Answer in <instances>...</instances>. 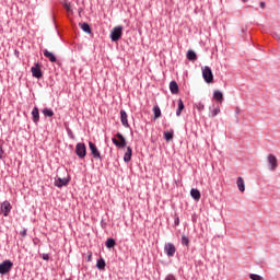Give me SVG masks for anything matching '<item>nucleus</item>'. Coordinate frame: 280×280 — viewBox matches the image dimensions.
I'll list each match as a JSON object with an SVG mask.
<instances>
[{
  "label": "nucleus",
  "mask_w": 280,
  "mask_h": 280,
  "mask_svg": "<svg viewBox=\"0 0 280 280\" xmlns=\"http://www.w3.org/2000/svg\"><path fill=\"white\" fill-rule=\"evenodd\" d=\"M113 144L118 149H125L127 147V139L121 132H117L115 137L112 138Z\"/></svg>",
  "instance_id": "f257e3e1"
},
{
  "label": "nucleus",
  "mask_w": 280,
  "mask_h": 280,
  "mask_svg": "<svg viewBox=\"0 0 280 280\" xmlns=\"http://www.w3.org/2000/svg\"><path fill=\"white\" fill-rule=\"evenodd\" d=\"M13 261L11 259H5L2 262H0V275L5 276L11 272L13 269Z\"/></svg>",
  "instance_id": "f03ea898"
},
{
  "label": "nucleus",
  "mask_w": 280,
  "mask_h": 280,
  "mask_svg": "<svg viewBox=\"0 0 280 280\" xmlns=\"http://www.w3.org/2000/svg\"><path fill=\"white\" fill-rule=\"evenodd\" d=\"M75 154L80 160H84L88 154V148L84 142H78L75 144Z\"/></svg>",
  "instance_id": "7ed1b4c3"
},
{
  "label": "nucleus",
  "mask_w": 280,
  "mask_h": 280,
  "mask_svg": "<svg viewBox=\"0 0 280 280\" xmlns=\"http://www.w3.org/2000/svg\"><path fill=\"white\" fill-rule=\"evenodd\" d=\"M268 168L270 172H276L279 168V160L272 153L267 156Z\"/></svg>",
  "instance_id": "20e7f679"
},
{
  "label": "nucleus",
  "mask_w": 280,
  "mask_h": 280,
  "mask_svg": "<svg viewBox=\"0 0 280 280\" xmlns=\"http://www.w3.org/2000/svg\"><path fill=\"white\" fill-rule=\"evenodd\" d=\"M122 31H124V27L122 26H116L110 32V40L113 43H117L121 39L122 37Z\"/></svg>",
  "instance_id": "39448f33"
},
{
  "label": "nucleus",
  "mask_w": 280,
  "mask_h": 280,
  "mask_svg": "<svg viewBox=\"0 0 280 280\" xmlns=\"http://www.w3.org/2000/svg\"><path fill=\"white\" fill-rule=\"evenodd\" d=\"M177 248L174 243L167 242L164 244V253L168 258L175 257Z\"/></svg>",
  "instance_id": "423d86ee"
},
{
  "label": "nucleus",
  "mask_w": 280,
  "mask_h": 280,
  "mask_svg": "<svg viewBox=\"0 0 280 280\" xmlns=\"http://www.w3.org/2000/svg\"><path fill=\"white\" fill-rule=\"evenodd\" d=\"M89 149L94 160H100V161L103 160L101 151L98 150L97 145L93 141H89Z\"/></svg>",
  "instance_id": "0eeeda50"
},
{
  "label": "nucleus",
  "mask_w": 280,
  "mask_h": 280,
  "mask_svg": "<svg viewBox=\"0 0 280 280\" xmlns=\"http://www.w3.org/2000/svg\"><path fill=\"white\" fill-rule=\"evenodd\" d=\"M13 207L9 200H4L0 205V212L3 214L4 218H8L12 211Z\"/></svg>",
  "instance_id": "6e6552de"
},
{
  "label": "nucleus",
  "mask_w": 280,
  "mask_h": 280,
  "mask_svg": "<svg viewBox=\"0 0 280 280\" xmlns=\"http://www.w3.org/2000/svg\"><path fill=\"white\" fill-rule=\"evenodd\" d=\"M202 78L206 83L208 84L213 83V71H211V68L209 66H206L202 69Z\"/></svg>",
  "instance_id": "1a4fd4ad"
},
{
  "label": "nucleus",
  "mask_w": 280,
  "mask_h": 280,
  "mask_svg": "<svg viewBox=\"0 0 280 280\" xmlns=\"http://www.w3.org/2000/svg\"><path fill=\"white\" fill-rule=\"evenodd\" d=\"M31 73H32V77L37 79V80H40L44 77L42 67L38 62H36L34 65V67L31 68Z\"/></svg>",
  "instance_id": "9d476101"
},
{
  "label": "nucleus",
  "mask_w": 280,
  "mask_h": 280,
  "mask_svg": "<svg viewBox=\"0 0 280 280\" xmlns=\"http://www.w3.org/2000/svg\"><path fill=\"white\" fill-rule=\"evenodd\" d=\"M69 183H70V179L67 178V177H63V178L57 177V178H55L54 185H55V187H57V188H62V187L68 186Z\"/></svg>",
  "instance_id": "9b49d317"
},
{
  "label": "nucleus",
  "mask_w": 280,
  "mask_h": 280,
  "mask_svg": "<svg viewBox=\"0 0 280 280\" xmlns=\"http://www.w3.org/2000/svg\"><path fill=\"white\" fill-rule=\"evenodd\" d=\"M120 122L125 128H130V124L128 120V114L125 109H120Z\"/></svg>",
  "instance_id": "f8f14e48"
},
{
  "label": "nucleus",
  "mask_w": 280,
  "mask_h": 280,
  "mask_svg": "<svg viewBox=\"0 0 280 280\" xmlns=\"http://www.w3.org/2000/svg\"><path fill=\"white\" fill-rule=\"evenodd\" d=\"M43 55L45 58H47L51 63L57 62V57L55 56L54 52L49 51L48 49L43 50Z\"/></svg>",
  "instance_id": "ddd939ff"
},
{
  "label": "nucleus",
  "mask_w": 280,
  "mask_h": 280,
  "mask_svg": "<svg viewBox=\"0 0 280 280\" xmlns=\"http://www.w3.org/2000/svg\"><path fill=\"white\" fill-rule=\"evenodd\" d=\"M32 117H33V122L35 125H37L40 120V114H39V108L37 106H35L33 109H32Z\"/></svg>",
  "instance_id": "4468645a"
},
{
  "label": "nucleus",
  "mask_w": 280,
  "mask_h": 280,
  "mask_svg": "<svg viewBox=\"0 0 280 280\" xmlns=\"http://www.w3.org/2000/svg\"><path fill=\"white\" fill-rule=\"evenodd\" d=\"M133 150L131 147H127V151L124 154V162L129 163L132 160Z\"/></svg>",
  "instance_id": "2eb2a0df"
},
{
  "label": "nucleus",
  "mask_w": 280,
  "mask_h": 280,
  "mask_svg": "<svg viewBox=\"0 0 280 280\" xmlns=\"http://www.w3.org/2000/svg\"><path fill=\"white\" fill-rule=\"evenodd\" d=\"M185 110V104L182 98L177 101V109H176V116L180 117L183 112Z\"/></svg>",
  "instance_id": "dca6fc26"
},
{
  "label": "nucleus",
  "mask_w": 280,
  "mask_h": 280,
  "mask_svg": "<svg viewBox=\"0 0 280 280\" xmlns=\"http://www.w3.org/2000/svg\"><path fill=\"white\" fill-rule=\"evenodd\" d=\"M236 185L241 192L246 191V184L244 183V178L242 176L237 177Z\"/></svg>",
  "instance_id": "f3484780"
},
{
  "label": "nucleus",
  "mask_w": 280,
  "mask_h": 280,
  "mask_svg": "<svg viewBox=\"0 0 280 280\" xmlns=\"http://www.w3.org/2000/svg\"><path fill=\"white\" fill-rule=\"evenodd\" d=\"M170 91L173 95H176L179 93V85L176 81L170 82Z\"/></svg>",
  "instance_id": "a211bd4d"
},
{
  "label": "nucleus",
  "mask_w": 280,
  "mask_h": 280,
  "mask_svg": "<svg viewBox=\"0 0 280 280\" xmlns=\"http://www.w3.org/2000/svg\"><path fill=\"white\" fill-rule=\"evenodd\" d=\"M190 196L194 200L199 201L201 199V191L198 188H191Z\"/></svg>",
  "instance_id": "6ab92c4d"
},
{
  "label": "nucleus",
  "mask_w": 280,
  "mask_h": 280,
  "mask_svg": "<svg viewBox=\"0 0 280 280\" xmlns=\"http://www.w3.org/2000/svg\"><path fill=\"white\" fill-rule=\"evenodd\" d=\"M186 57H187V60L191 62H195L198 60V55L195 50H188Z\"/></svg>",
  "instance_id": "aec40b11"
},
{
  "label": "nucleus",
  "mask_w": 280,
  "mask_h": 280,
  "mask_svg": "<svg viewBox=\"0 0 280 280\" xmlns=\"http://www.w3.org/2000/svg\"><path fill=\"white\" fill-rule=\"evenodd\" d=\"M213 100L220 104H222V102H224V94H222L221 91H214L213 93Z\"/></svg>",
  "instance_id": "412c9836"
},
{
  "label": "nucleus",
  "mask_w": 280,
  "mask_h": 280,
  "mask_svg": "<svg viewBox=\"0 0 280 280\" xmlns=\"http://www.w3.org/2000/svg\"><path fill=\"white\" fill-rule=\"evenodd\" d=\"M79 26L85 34H92V28L89 23H80Z\"/></svg>",
  "instance_id": "4be33fe9"
},
{
  "label": "nucleus",
  "mask_w": 280,
  "mask_h": 280,
  "mask_svg": "<svg viewBox=\"0 0 280 280\" xmlns=\"http://www.w3.org/2000/svg\"><path fill=\"white\" fill-rule=\"evenodd\" d=\"M105 246H106V248H108V249L114 248V247L116 246V240L113 238V237H108V238L106 240V242H105Z\"/></svg>",
  "instance_id": "5701e85b"
},
{
  "label": "nucleus",
  "mask_w": 280,
  "mask_h": 280,
  "mask_svg": "<svg viewBox=\"0 0 280 280\" xmlns=\"http://www.w3.org/2000/svg\"><path fill=\"white\" fill-rule=\"evenodd\" d=\"M96 268L98 270H104L106 268V261L104 258H98L96 261Z\"/></svg>",
  "instance_id": "b1692460"
},
{
  "label": "nucleus",
  "mask_w": 280,
  "mask_h": 280,
  "mask_svg": "<svg viewBox=\"0 0 280 280\" xmlns=\"http://www.w3.org/2000/svg\"><path fill=\"white\" fill-rule=\"evenodd\" d=\"M153 114H154V119H159L162 117V110L159 105H155L153 107Z\"/></svg>",
  "instance_id": "393cba45"
},
{
  "label": "nucleus",
  "mask_w": 280,
  "mask_h": 280,
  "mask_svg": "<svg viewBox=\"0 0 280 280\" xmlns=\"http://www.w3.org/2000/svg\"><path fill=\"white\" fill-rule=\"evenodd\" d=\"M42 113L45 117L48 118H52L55 116V112L51 108H44Z\"/></svg>",
  "instance_id": "a878e982"
},
{
  "label": "nucleus",
  "mask_w": 280,
  "mask_h": 280,
  "mask_svg": "<svg viewBox=\"0 0 280 280\" xmlns=\"http://www.w3.org/2000/svg\"><path fill=\"white\" fill-rule=\"evenodd\" d=\"M218 115H220V106H217L213 109L210 108V118H215Z\"/></svg>",
  "instance_id": "bb28decb"
},
{
  "label": "nucleus",
  "mask_w": 280,
  "mask_h": 280,
  "mask_svg": "<svg viewBox=\"0 0 280 280\" xmlns=\"http://www.w3.org/2000/svg\"><path fill=\"white\" fill-rule=\"evenodd\" d=\"M165 141H172L174 139V133L171 131H164Z\"/></svg>",
  "instance_id": "cd10ccee"
},
{
  "label": "nucleus",
  "mask_w": 280,
  "mask_h": 280,
  "mask_svg": "<svg viewBox=\"0 0 280 280\" xmlns=\"http://www.w3.org/2000/svg\"><path fill=\"white\" fill-rule=\"evenodd\" d=\"M195 108H196L198 112H203L205 108H206V105H205L202 102H199V103L195 104Z\"/></svg>",
  "instance_id": "c85d7f7f"
},
{
  "label": "nucleus",
  "mask_w": 280,
  "mask_h": 280,
  "mask_svg": "<svg viewBox=\"0 0 280 280\" xmlns=\"http://www.w3.org/2000/svg\"><path fill=\"white\" fill-rule=\"evenodd\" d=\"M189 244H190L189 237L186 236V235H183V236H182V245H183V246H189Z\"/></svg>",
  "instance_id": "c756f323"
},
{
  "label": "nucleus",
  "mask_w": 280,
  "mask_h": 280,
  "mask_svg": "<svg viewBox=\"0 0 280 280\" xmlns=\"http://www.w3.org/2000/svg\"><path fill=\"white\" fill-rule=\"evenodd\" d=\"M249 278L252 280H264V277H261L260 275H257V273H250Z\"/></svg>",
  "instance_id": "7c9ffc66"
},
{
  "label": "nucleus",
  "mask_w": 280,
  "mask_h": 280,
  "mask_svg": "<svg viewBox=\"0 0 280 280\" xmlns=\"http://www.w3.org/2000/svg\"><path fill=\"white\" fill-rule=\"evenodd\" d=\"M67 135H68L69 139L75 140V135H74V132L72 131V129L68 128V129H67Z\"/></svg>",
  "instance_id": "2f4dec72"
},
{
  "label": "nucleus",
  "mask_w": 280,
  "mask_h": 280,
  "mask_svg": "<svg viewBox=\"0 0 280 280\" xmlns=\"http://www.w3.org/2000/svg\"><path fill=\"white\" fill-rule=\"evenodd\" d=\"M242 113V109L240 106L235 108V115H236V124H240V114Z\"/></svg>",
  "instance_id": "473e14b6"
},
{
  "label": "nucleus",
  "mask_w": 280,
  "mask_h": 280,
  "mask_svg": "<svg viewBox=\"0 0 280 280\" xmlns=\"http://www.w3.org/2000/svg\"><path fill=\"white\" fill-rule=\"evenodd\" d=\"M164 280H177V278H176V276L174 273H168V275H166Z\"/></svg>",
  "instance_id": "72a5a7b5"
},
{
  "label": "nucleus",
  "mask_w": 280,
  "mask_h": 280,
  "mask_svg": "<svg viewBox=\"0 0 280 280\" xmlns=\"http://www.w3.org/2000/svg\"><path fill=\"white\" fill-rule=\"evenodd\" d=\"M174 224H175V226L180 225V218L178 217V214H175Z\"/></svg>",
  "instance_id": "f704fd0d"
},
{
  "label": "nucleus",
  "mask_w": 280,
  "mask_h": 280,
  "mask_svg": "<svg viewBox=\"0 0 280 280\" xmlns=\"http://www.w3.org/2000/svg\"><path fill=\"white\" fill-rule=\"evenodd\" d=\"M42 258H43V260L48 261L50 259V255L47 253H44Z\"/></svg>",
  "instance_id": "c9c22d12"
},
{
  "label": "nucleus",
  "mask_w": 280,
  "mask_h": 280,
  "mask_svg": "<svg viewBox=\"0 0 280 280\" xmlns=\"http://www.w3.org/2000/svg\"><path fill=\"white\" fill-rule=\"evenodd\" d=\"M20 235H21L22 237H26V235H27V230H26V229L22 230V231L20 232Z\"/></svg>",
  "instance_id": "e433bc0d"
},
{
  "label": "nucleus",
  "mask_w": 280,
  "mask_h": 280,
  "mask_svg": "<svg viewBox=\"0 0 280 280\" xmlns=\"http://www.w3.org/2000/svg\"><path fill=\"white\" fill-rule=\"evenodd\" d=\"M4 156V150L2 147H0V160H2Z\"/></svg>",
  "instance_id": "4c0bfd02"
},
{
  "label": "nucleus",
  "mask_w": 280,
  "mask_h": 280,
  "mask_svg": "<svg viewBox=\"0 0 280 280\" xmlns=\"http://www.w3.org/2000/svg\"><path fill=\"white\" fill-rule=\"evenodd\" d=\"M259 7H260L261 10H265L266 9V2L261 1L259 3Z\"/></svg>",
  "instance_id": "58836bf2"
},
{
  "label": "nucleus",
  "mask_w": 280,
  "mask_h": 280,
  "mask_svg": "<svg viewBox=\"0 0 280 280\" xmlns=\"http://www.w3.org/2000/svg\"><path fill=\"white\" fill-rule=\"evenodd\" d=\"M246 32H248V27L245 26L242 28V33L245 34Z\"/></svg>",
  "instance_id": "ea45409f"
},
{
  "label": "nucleus",
  "mask_w": 280,
  "mask_h": 280,
  "mask_svg": "<svg viewBox=\"0 0 280 280\" xmlns=\"http://www.w3.org/2000/svg\"><path fill=\"white\" fill-rule=\"evenodd\" d=\"M101 225H102V228H105L107 225V223L104 220H102Z\"/></svg>",
  "instance_id": "a19ab883"
},
{
  "label": "nucleus",
  "mask_w": 280,
  "mask_h": 280,
  "mask_svg": "<svg viewBox=\"0 0 280 280\" xmlns=\"http://www.w3.org/2000/svg\"><path fill=\"white\" fill-rule=\"evenodd\" d=\"M88 261H92V253L88 256Z\"/></svg>",
  "instance_id": "79ce46f5"
},
{
  "label": "nucleus",
  "mask_w": 280,
  "mask_h": 280,
  "mask_svg": "<svg viewBox=\"0 0 280 280\" xmlns=\"http://www.w3.org/2000/svg\"><path fill=\"white\" fill-rule=\"evenodd\" d=\"M242 2H243V3H246V2H248V0H242Z\"/></svg>",
  "instance_id": "37998d69"
},
{
  "label": "nucleus",
  "mask_w": 280,
  "mask_h": 280,
  "mask_svg": "<svg viewBox=\"0 0 280 280\" xmlns=\"http://www.w3.org/2000/svg\"><path fill=\"white\" fill-rule=\"evenodd\" d=\"M65 280H71V279H65Z\"/></svg>",
  "instance_id": "c03bdc74"
}]
</instances>
